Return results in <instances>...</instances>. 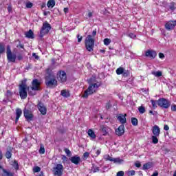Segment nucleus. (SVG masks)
<instances>
[{
	"instance_id": "5",
	"label": "nucleus",
	"mask_w": 176,
	"mask_h": 176,
	"mask_svg": "<svg viewBox=\"0 0 176 176\" xmlns=\"http://www.w3.org/2000/svg\"><path fill=\"white\" fill-rule=\"evenodd\" d=\"M85 46L88 52H93L94 47V38L91 35L87 36L85 40Z\"/></svg>"
},
{
	"instance_id": "42",
	"label": "nucleus",
	"mask_w": 176,
	"mask_h": 176,
	"mask_svg": "<svg viewBox=\"0 0 176 176\" xmlns=\"http://www.w3.org/2000/svg\"><path fill=\"white\" fill-rule=\"evenodd\" d=\"M101 130L103 133V135H107V134H108V128H107L106 126H102Z\"/></svg>"
},
{
	"instance_id": "51",
	"label": "nucleus",
	"mask_w": 176,
	"mask_h": 176,
	"mask_svg": "<svg viewBox=\"0 0 176 176\" xmlns=\"http://www.w3.org/2000/svg\"><path fill=\"white\" fill-rule=\"evenodd\" d=\"M171 111H173V112H176V104L171 105Z\"/></svg>"
},
{
	"instance_id": "52",
	"label": "nucleus",
	"mask_w": 176,
	"mask_h": 176,
	"mask_svg": "<svg viewBox=\"0 0 176 176\" xmlns=\"http://www.w3.org/2000/svg\"><path fill=\"white\" fill-rule=\"evenodd\" d=\"M32 57H34L36 60H39V56L36 53H32Z\"/></svg>"
},
{
	"instance_id": "56",
	"label": "nucleus",
	"mask_w": 176,
	"mask_h": 176,
	"mask_svg": "<svg viewBox=\"0 0 176 176\" xmlns=\"http://www.w3.org/2000/svg\"><path fill=\"white\" fill-rule=\"evenodd\" d=\"M159 57H160V58H164V54L160 52L159 54Z\"/></svg>"
},
{
	"instance_id": "1",
	"label": "nucleus",
	"mask_w": 176,
	"mask_h": 176,
	"mask_svg": "<svg viewBox=\"0 0 176 176\" xmlns=\"http://www.w3.org/2000/svg\"><path fill=\"white\" fill-rule=\"evenodd\" d=\"M88 83L89 85L82 95L83 98H87L89 96H91V94L97 93L98 87L101 86V82L96 80V79L94 78H90L89 80H88Z\"/></svg>"
},
{
	"instance_id": "37",
	"label": "nucleus",
	"mask_w": 176,
	"mask_h": 176,
	"mask_svg": "<svg viewBox=\"0 0 176 176\" xmlns=\"http://www.w3.org/2000/svg\"><path fill=\"white\" fill-rule=\"evenodd\" d=\"M151 102L152 104L153 109H156V108H157V101L151 100Z\"/></svg>"
},
{
	"instance_id": "14",
	"label": "nucleus",
	"mask_w": 176,
	"mask_h": 176,
	"mask_svg": "<svg viewBox=\"0 0 176 176\" xmlns=\"http://www.w3.org/2000/svg\"><path fill=\"white\" fill-rule=\"evenodd\" d=\"M37 107L39 112H41V115H46L47 112V109H46V107L45 106V104H43L41 102H39Z\"/></svg>"
},
{
	"instance_id": "16",
	"label": "nucleus",
	"mask_w": 176,
	"mask_h": 176,
	"mask_svg": "<svg viewBox=\"0 0 176 176\" xmlns=\"http://www.w3.org/2000/svg\"><path fill=\"white\" fill-rule=\"evenodd\" d=\"M152 133L153 135H155L156 137L160 136V127L157 125H155L152 128Z\"/></svg>"
},
{
	"instance_id": "7",
	"label": "nucleus",
	"mask_w": 176,
	"mask_h": 176,
	"mask_svg": "<svg viewBox=\"0 0 176 176\" xmlns=\"http://www.w3.org/2000/svg\"><path fill=\"white\" fill-rule=\"evenodd\" d=\"M157 105L164 109H168L170 105H171V102L166 98H160L157 100Z\"/></svg>"
},
{
	"instance_id": "26",
	"label": "nucleus",
	"mask_w": 176,
	"mask_h": 176,
	"mask_svg": "<svg viewBox=\"0 0 176 176\" xmlns=\"http://www.w3.org/2000/svg\"><path fill=\"white\" fill-rule=\"evenodd\" d=\"M152 75H154L156 78H160L162 75H163V73L161 71H157V72H151Z\"/></svg>"
},
{
	"instance_id": "10",
	"label": "nucleus",
	"mask_w": 176,
	"mask_h": 176,
	"mask_svg": "<svg viewBox=\"0 0 176 176\" xmlns=\"http://www.w3.org/2000/svg\"><path fill=\"white\" fill-rule=\"evenodd\" d=\"M64 167L61 164H58L54 168V174L57 176H62Z\"/></svg>"
},
{
	"instance_id": "18",
	"label": "nucleus",
	"mask_w": 176,
	"mask_h": 176,
	"mask_svg": "<svg viewBox=\"0 0 176 176\" xmlns=\"http://www.w3.org/2000/svg\"><path fill=\"white\" fill-rule=\"evenodd\" d=\"M70 161L72 162V163H74V164H76L77 166V164H79V163L80 162V157L78 155L72 157L70 158Z\"/></svg>"
},
{
	"instance_id": "32",
	"label": "nucleus",
	"mask_w": 176,
	"mask_h": 176,
	"mask_svg": "<svg viewBox=\"0 0 176 176\" xmlns=\"http://www.w3.org/2000/svg\"><path fill=\"white\" fill-rule=\"evenodd\" d=\"M11 166H12L14 170H19V162H17V161L14 160L12 164H11Z\"/></svg>"
},
{
	"instance_id": "54",
	"label": "nucleus",
	"mask_w": 176,
	"mask_h": 176,
	"mask_svg": "<svg viewBox=\"0 0 176 176\" xmlns=\"http://www.w3.org/2000/svg\"><path fill=\"white\" fill-rule=\"evenodd\" d=\"M111 107H112V104H111V102H107L106 104V108L107 109H109V108H111Z\"/></svg>"
},
{
	"instance_id": "23",
	"label": "nucleus",
	"mask_w": 176,
	"mask_h": 176,
	"mask_svg": "<svg viewBox=\"0 0 176 176\" xmlns=\"http://www.w3.org/2000/svg\"><path fill=\"white\" fill-rule=\"evenodd\" d=\"M0 168L2 170L3 173H2V176H13V174L10 172H8V170H6V169L3 168L2 166H0Z\"/></svg>"
},
{
	"instance_id": "64",
	"label": "nucleus",
	"mask_w": 176,
	"mask_h": 176,
	"mask_svg": "<svg viewBox=\"0 0 176 176\" xmlns=\"http://www.w3.org/2000/svg\"><path fill=\"white\" fill-rule=\"evenodd\" d=\"M62 160H67V157L65 156V155H63V157H62Z\"/></svg>"
},
{
	"instance_id": "58",
	"label": "nucleus",
	"mask_w": 176,
	"mask_h": 176,
	"mask_svg": "<svg viewBox=\"0 0 176 176\" xmlns=\"http://www.w3.org/2000/svg\"><path fill=\"white\" fill-rule=\"evenodd\" d=\"M92 35L94 36H96V35H97V30H94L93 32H92Z\"/></svg>"
},
{
	"instance_id": "55",
	"label": "nucleus",
	"mask_w": 176,
	"mask_h": 176,
	"mask_svg": "<svg viewBox=\"0 0 176 176\" xmlns=\"http://www.w3.org/2000/svg\"><path fill=\"white\" fill-rule=\"evenodd\" d=\"M164 130H165L166 131H168V130H170V127H168V125H164Z\"/></svg>"
},
{
	"instance_id": "53",
	"label": "nucleus",
	"mask_w": 176,
	"mask_h": 176,
	"mask_svg": "<svg viewBox=\"0 0 176 176\" xmlns=\"http://www.w3.org/2000/svg\"><path fill=\"white\" fill-rule=\"evenodd\" d=\"M124 172H123V171H119L117 173V176H124Z\"/></svg>"
},
{
	"instance_id": "22",
	"label": "nucleus",
	"mask_w": 176,
	"mask_h": 176,
	"mask_svg": "<svg viewBox=\"0 0 176 176\" xmlns=\"http://www.w3.org/2000/svg\"><path fill=\"white\" fill-rule=\"evenodd\" d=\"M60 96H62L65 98H68V97H69L71 94H69V91H68L67 90L63 89L60 92Z\"/></svg>"
},
{
	"instance_id": "43",
	"label": "nucleus",
	"mask_w": 176,
	"mask_h": 176,
	"mask_svg": "<svg viewBox=\"0 0 176 176\" xmlns=\"http://www.w3.org/2000/svg\"><path fill=\"white\" fill-rule=\"evenodd\" d=\"M41 171V167L36 166L33 168V173H39Z\"/></svg>"
},
{
	"instance_id": "20",
	"label": "nucleus",
	"mask_w": 176,
	"mask_h": 176,
	"mask_svg": "<svg viewBox=\"0 0 176 176\" xmlns=\"http://www.w3.org/2000/svg\"><path fill=\"white\" fill-rule=\"evenodd\" d=\"M88 135L90 137L91 140H96V133H94V131L92 129H89L87 131Z\"/></svg>"
},
{
	"instance_id": "40",
	"label": "nucleus",
	"mask_w": 176,
	"mask_h": 176,
	"mask_svg": "<svg viewBox=\"0 0 176 176\" xmlns=\"http://www.w3.org/2000/svg\"><path fill=\"white\" fill-rule=\"evenodd\" d=\"M5 53V45L3 43H0V54Z\"/></svg>"
},
{
	"instance_id": "2",
	"label": "nucleus",
	"mask_w": 176,
	"mask_h": 176,
	"mask_svg": "<svg viewBox=\"0 0 176 176\" xmlns=\"http://www.w3.org/2000/svg\"><path fill=\"white\" fill-rule=\"evenodd\" d=\"M19 96L21 100H25L29 96H35V93L30 91V87L27 85V79L23 80L19 86Z\"/></svg>"
},
{
	"instance_id": "12",
	"label": "nucleus",
	"mask_w": 176,
	"mask_h": 176,
	"mask_svg": "<svg viewBox=\"0 0 176 176\" xmlns=\"http://www.w3.org/2000/svg\"><path fill=\"white\" fill-rule=\"evenodd\" d=\"M126 116H127V114H118L117 116V119L120 123H121L122 125L126 124L127 123V120L126 119Z\"/></svg>"
},
{
	"instance_id": "63",
	"label": "nucleus",
	"mask_w": 176,
	"mask_h": 176,
	"mask_svg": "<svg viewBox=\"0 0 176 176\" xmlns=\"http://www.w3.org/2000/svg\"><path fill=\"white\" fill-rule=\"evenodd\" d=\"M63 10L65 13H68V8H65Z\"/></svg>"
},
{
	"instance_id": "33",
	"label": "nucleus",
	"mask_w": 176,
	"mask_h": 176,
	"mask_svg": "<svg viewBox=\"0 0 176 176\" xmlns=\"http://www.w3.org/2000/svg\"><path fill=\"white\" fill-rule=\"evenodd\" d=\"M104 159L107 162H113V158H112L111 156H109V155H104Z\"/></svg>"
},
{
	"instance_id": "19",
	"label": "nucleus",
	"mask_w": 176,
	"mask_h": 176,
	"mask_svg": "<svg viewBox=\"0 0 176 176\" xmlns=\"http://www.w3.org/2000/svg\"><path fill=\"white\" fill-rule=\"evenodd\" d=\"M22 114H23V111H21V109H16L15 123H17V122H19V120L20 119V116H21Z\"/></svg>"
},
{
	"instance_id": "27",
	"label": "nucleus",
	"mask_w": 176,
	"mask_h": 176,
	"mask_svg": "<svg viewBox=\"0 0 176 176\" xmlns=\"http://www.w3.org/2000/svg\"><path fill=\"white\" fill-rule=\"evenodd\" d=\"M12 96H13V94L10 91H7L6 94V97L7 98V100L8 101H10V100H12Z\"/></svg>"
},
{
	"instance_id": "47",
	"label": "nucleus",
	"mask_w": 176,
	"mask_h": 176,
	"mask_svg": "<svg viewBox=\"0 0 176 176\" xmlns=\"http://www.w3.org/2000/svg\"><path fill=\"white\" fill-rule=\"evenodd\" d=\"M100 153H101V150H97L96 152V155H92V157H97V156H98L100 155Z\"/></svg>"
},
{
	"instance_id": "46",
	"label": "nucleus",
	"mask_w": 176,
	"mask_h": 176,
	"mask_svg": "<svg viewBox=\"0 0 176 176\" xmlns=\"http://www.w3.org/2000/svg\"><path fill=\"white\" fill-rule=\"evenodd\" d=\"M129 36L130 38H131L132 39H135V38H137V36L135 34H133V33H130L129 34Z\"/></svg>"
},
{
	"instance_id": "9",
	"label": "nucleus",
	"mask_w": 176,
	"mask_h": 176,
	"mask_svg": "<svg viewBox=\"0 0 176 176\" xmlns=\"http://www.w3.org/2000/svg\"><path fill=\"white\" fill-rule=\"evenodd\" d=\"M164 27L166 31H173L176 27V20L166 21Z\"/></svg>"
},
{
	"instance_id": "29",
	"label": "nucleus",
	"mask_w": 176,
	"mask_h": 176,
	"mask_svg": "<svg viewBox=\"0 0 176 176\" xmlns=\"http://www.w3.org/2000/svg\"><path fill=\"white\" fill-rule=\"evenodd\" d=\"M117 75H122V74H124V69L123 67H119L116 69Z\"/></svg>"
},
{
	"instance_id": "39",
	"label": "nucleus",
	"mask_w": 176,
	"mask_h": 176,
	"mask_svg": "<svg viewBox=\"0 0 176 176\" xmlns=\"http://www.w3.org/2000/svg\"><path fill=\"white\" fill-rule=\"evenodd\" d=\"M39 153L41 155H44L45 153V146H43V144H41L40 146Z\"/></svg>"
},
{
	"instance_id": "50",
	"label": "nucleus",
	"mask_w": 176,
	"mask_h": 176,
	"mask_svg": "<svg viewBox=\"0 0 176 176\" xmlns=\"http://www.w3.org/2000/svg\"><path fill=\"white\" fill-rule=\"evenodd\" d=\"M135 167H137L138 168H140V167H141V163L138 161H137L135 163Z\"/></svg>"
},
{
	"instance_id": "6",
	"label": "nucleus",
	"mask_w": 176,
	"mask_h": 176,
	"mask_svg": "<svg viewBox=\"0 0 176 176\" xmlns=\"http://www.w3.org/2000/svg\"><path fill=\"white\" fill-rule=\"evenodd\" d=\"M50 30H52V25L50 23L46 21L44 22L40 32V36L42 38L44 35H46V34H49Z\"/></svg>"
},
{
	"instance_id": "41",
	"label": "nucleus",
	"mask_w": 176,
	"mask_h": 176,
	"mask_svg": "<svg viewBox=\"0 0 176 176\" xmlns=\"http://www.w3.org/2000/svg\"><path fill=\"white\" fill-rule=\"evenodd\" d=\"M6 157L7 159H10V157H12V150L7 151V152L6 153Z\"/></svg>"
},
{
	"instance_id": "48",
	"label": "nucleus",
	"mask_w": 176,
	"mask_h": 176,
	"mask_svg": "<svg viewBox=\"0 0 176 176\" xmlns=\"http://www.w3.org/2000/svg\"><path fill=\"white\" fill-rule=\"evenodd\" d=\"M26 8H28V9H31V8H32V3H31V2L27 3Z\"/></svg>"
},
{
	"instance_id": "11",
	"label": "nucleus",
	"mask_w": 176,
	"mask_h": 176,
	"mask_svg": "<svg viewBox=\"0 0 176 176\" xmlns=\"http://www.w3.org/2000/svg\"><path fill=\"white\" fill-rule=\"evenodd\" d=\"M41 86V82L38 79H34L32 82V87L31 89L34 91H38V90H40L39 87Z\"/></svg>"
},
{
	"instance_id": "28",
	"label": "nucleus",
	"mask_w": 176,
	"mask_h": 176,
	"mask_svg": "<svg viewBox=\"0 0 176 176\" xmlns=\"http://www.w3.org/2000/svg\"><path fill=\"white\" fill-rule=\"evenodd\" d=\"M113 163H118V164H122L123 163V160L120 159V157L113 158Z\"/></svg>"
},
{
	"instance_id": "49",
	"label": "nucleus",
	"mask_w": 176,
	"mask_h": 176,
	"mask_svg": "<svg viewBox=\"0 0 176 176\" xmlns=\"http://www.w3.org/2000/svg\"><path fill=\"white\" fill-rule=\"evenodd\" d=\"M65 152L67 155V156H71V151H69L68 148H65Z\"/></svg>"
},
{
	"instance_id": "62",
	"label": "nucleus",
	"mask_w": 176,
	"mask_h": 176,
	"mask_svg": "<svg viewBox=\"0 0 176 176\" xmlns=\"http://www.w3.org/2000/svg\"><path fill=\"white\" fill-rule=\"evenodd\" d=\"M8 12H12V6H8Z\"/></svg>"
},
{
	"instance_id": "3",
	"label": "nucleus",
	"mask_w": 176,
	"mask_h": 176,
	"mask_svg": "<svg viewBox=\"0 0 176 176\" xmlns=\"http://www.w3.org/2000/svg\"><path fill=\"white\" fill-rule=\"evenodd\" d=\"M45 85L47 87H56L57 86V80H56L54 74L50 73L45 76Z\"/></svg>"
},
{
	"instance_id": "25",
	"label": "nucleus",
	"mask_w": 176,
	"mask_h": 176,
	"mask_svg": "<svg viewBox=\"0 0 176 176\" xmlns=\"http://www.w3.org/2000/svg\"><path fill=\"white\" fill-rule=\"evenodd\" d=\"M56 5V1H54V0H49L47 3V8H54Z\"/></svg>"
},
{
	"instance_id": "36",
	"label": "nucleus",
	"mask_w": 176,
	"mask_h": 176,
	"mask_svg": "<svg viewBox=\"0 0 176 176\" xmlns=\"http://www.w3.org/2000/svg\"><path fill=\"white\" fill-rule=\"evenodd\" d=\"M103 42H104V45H105V46H108L111 44V41L110 38H106L104 39Z\"/></svg>"
},
{
	"instance_id": "34",
	"label": "nucleus",
	"mask_w": 176,
	"mask_h": 176,
	"mask_svg": "<svg viewBox=\"0 0 176 176\" xmlns=\"http://www.w3.org/2000/svg\"><path fill=\"white\" fill-rule=\"evenodd\" d=\"M138 111H139L140 113H141V115L145 113V107L140 106L138 107Z\"/></svg>"
},
{
	"instance_id": "15",
	"label": "nucleus",
	"mask_w": 176,
	"mask_h": 176,
	"mask_svg": "<svg viewBox=\"0 0 176 176\" xmlns=\"http://www.w3.org/2000/svg\"><path fill=\"white\" fill-rule=\"evenodd\" d=\"M116 134L119 137L124 134V125H120L118 129H116Z\"/></svg>"
},
{
	"instance_id": "60",
	"label": "nucleus",
	"mask_w": 176,
	"mask_h": 176,
	"mask_svg": "<svg viewBox=\"0 0 176 176\" xmlns=\"http://www.w3.org/2000/svg\"><path fill=\"white\" fill-rule=\"evenodd\" d=\"M158 175H159V173L155 172L154 173H153L151 176H158Z\"/></svg>"
},
{
	"instance_id": "35",
	"label": "nucleus",
	"mask_w": 176,
	"mask_h": 176,
	"mask_svg": "<svg viewBox=\"0 0 176 176\" xmlns=\"http://www.w3.org/2000/svg\"><path fill=\"white\" fill-rule=\"evenodd\" d=\"M131 123H132L133 126H138V120L135 118H132Z\"/></svg>"
},
{
	"instance_id": "59",
	"label": "nucleus",
	"mask_w": 176,
	"mask_h": 176,
	"mask_svg": "<svg viewBox=\"0 0 176 176\" xmlns=\"http://www.w3.org/2000/svg\"><path fill=\"white\" fill-rule=\"evenodd\" d=\"M88 17H93V12H88Z\"/></svg>"
},
{
	"instance_id": "4",
	"label": "nucleus",
	"mask_w": 176,
	"mask_h": 176,
	"mask_svg": "<svg viewBox=\"0 0 176 176\" xmlns=\"http://www.w3.org/2000/svg\"><path fill=\"white\" fill-rule=\"evenodd\" d=\"M6 54L8 63H16V58H17V56H16V53L12 52L10 45H8L6 47Z\"/></svg>"
},
{
	"instance_id": "17",
	"label": "nucleus",
	"mask_w": 176,
	"mask_h": 176,
	"mask_svg": "<svg viewBox=\"0 0 176 176\" xmlns=\"http://www.w3.org/2000/svg\"><path fill=\"white\" fill-rule=\"evenodd\" d=\"M146 57H150V58H155L157 56L156 52L152 50H148L145 53Z\"/></svg>"
},
{
	"instance_id": "44",
	"label": "nucleus",
	"mask_w": 176,
	"mask_h": 176,
	"mask_svg": "<svg viewBox=\"0 0 176 176\" xmlns=\"http://www.w3.org/2000/svg\"><path fill=\"white\" fill-rule=\"evenodd\" d=\"M128 175H131V176H133V175H135V170H130V171H129L128 172Z\"/></svg>"
},
{
	"instance_id": "24",
	"label": "nucleus",
	"mask_w": 176,
	"mask_h": 176,
	"mask_svg": "<svg viewBox=\"0 0 176 176\" xmlns=\"http://www.w3.org/2000/svg\"><path fill=\"white\" fill-rule=\"evenodd\" d=\"M149 168H152L151 162H147L143 165L142 170H149Z\"/></svg>"
},
{
	"instance_id": "31",
	"label": "nucleus",
	"mask_w": 176,
	"mask_h": 176,
	"mask_svg": "<svg viewBox=\"0 0 176 176\" xmlns=\"http://www.w3.org/2000/svg\"><path fill=\"white\" fill-rule=\"evenodd\" d=\"M100 171V168L96 166H92L91 168V173H98Z\"/></svg>"
},
{
	"instance_id": "8",
	"label": "nucleus",
	"mask_w": 176,
	"mask_h": 176,
	"mask_svg": "<svg viewBox=\"0 0 176 176\" xmlns=\"http://www.w3.org/2000/svg\"><path fill=\"white\" fill-rule=\"evenodd\" d=\"M56 78L58 82H60V83H65V82H67V73L64 71H59L56 74Z\"/></svg>"
},
{
	"instance_id": "61",
	"label": "nucleus",
	"mask_w": 176,
	"mask_h": 176,
	"mask_svg": "<svg viewBox=\"0 0 176 176\" xmlns=\"http://www.w3.org/2000/svg\"><path fill=\"white\" fill-rule=\"evenodd\" d=\"M18 47H21V49H24V45L23 44H19Z\"/></svg>"
},
{
	"instance_id": "13",
	"label": "nucleus",
	"mask_w": 176,
	"mask_h": 176,
	"mask_svg": "<svg viewBox=\"0 0 176 176\" xmlns=\"http://www.w3.org/2000/svg\"><path fill=\"white\" fill-rule=\"evenodd\" d=\"M23 115L27 119V120L31 121L32 120V118H34V115H32V113L30 111V110L25 109L23 111Z\"/></svg>"
},
{
	"instance_id": "21",
	"label": "nucleus",
	"mask_w": 176,
	"mask_h": 176,
	"mask_svg": "<svg viewBox=\"0 0 176 176\" xmlns=\"http://www.w3.org/2000/svg\"><path fill=\"white\" fill-rule=\"evenodd\" d=\"M25 36L26 38H29L30 39H34V32L32 30H30L28 32H26L25 33Z\"/></svg>"
},
{
	"instance_id": "45",
	"label": "nucleus",
	"mask_w": 176,
	"mask_h": 176,
	"mask_svg": "<svg viewBox=\"0 0 176 176\" xmlns=\"http://www.w3.org/2000/svg\"><path fill=\"white\" fill-rule=\"evenodd\" d=\"M89 156H90V153H89V152H85L83 154L84 159H87V157H89Z\"/></svg>"
},
{
	"instance_id": "57",
	"label": "nucleus",
	"mask_w": 176,
	"mask_h": 176,
	"mask_svg": "<svg viewBox=\"0 0 176 176\" xmlns=\"http://www.w3.org/2000/svg\"><path fill=\"white\" fill-rule=\"evenodd\" d=\"M77 38H78V42H82V36L79 37V34H78Z\"/></svg>"
},
{
	"instance_id": "30",
	"label": "nucleus",
	"mask_w": 176,
	"mask_h": 176,
	"mask_svg": "<svg viewBox=\"0 0 176 176\" xmlns=\"http://www.w3.org/2000/svg\"><path fill=\"white\" fill-rule=\"evenodd\" d=\"M159 136L153 135L151 137L153 144H157L159 142V139L157 138Z\"/></svg>"
},
{
	"instance_id": "38",
	"label": "nucleus",
	"mask_w": 176,
	"mask_h": 176,
	"mask_svg": "<svg viewBox=\"0 0 176 176\" xmlns=\"http://www.w3.org/2000/svg\"><path fill=\"white\" fill-rule=\"evenodd\" d=\"M169 9L171 10V12H174L176 9L175 3H171L169 5Z\"/></svg>"
}]
</instances>
